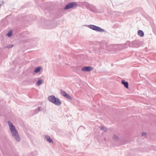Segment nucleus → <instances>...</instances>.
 <instances>
[{
  "label": "nucleus",
  "mask_w": 156,
  "mask_h": 156,
  "mask_svg": "<svg viewBox=\"0 0 156 156\" xmlns=\"http://www.w3.org/2000/svg\"><path fill=\"white\" fill-rule=\"evenodd\" d=\"M48 100L57 105H60L62 102L58 98H56L55 96L51 95L48 97Z\"/></svg>",
  "instance_id": "f257e3e1"
},
{
  "label": "nucleus",
  "mask_w": 156,
  "mask_h": 156,
  "mask_svg": "<svg viewBox=\"0 0 156 156\" xmlns=\"http://www.w3.org/2000/svg\"><path fill=\"white\" fill-rule=\"evenodd\" d=\"M10 130L12 136L17 141H20V138L18 132L15 127L12 128H11Z\"/></svg>",
  "instance_id": "f03ea898"
},
{
  "label": "nucleus",
  "mask_w": 156,
  "mask_h": 156,
  "mask_svg": "<svg viewBox=\"0 0 156 156\" xmlns=\"http://www.w3.org/2000/svg\"><path fill=\"white\" fill-rule=\"evenodd\" d=\"M88 28L96 31L100 32H105V30L104 29H102L99 27L94 25H88Z\"/></svg>",
  "instance_id": "7ed1b4c3"
},
{
  "label": "nucleus",
  "mask_w": 156,
  "mask_h": 156,
  "mask_svg": "<svg viewBox=\"0 0 156 156\" xmlns=\"http://www.w3.org/2000/svg\"><path fill=\"white\" fill-rule=\"evenodd\" d=\"M77 3L75 2H72L66 5L64 8L65 10L77 6Z\"/></svg>",
  "instance_id": "20e7f679"
},
{
  "label": "nucleus",
  "mask_w": 156,
  "mask_h": 156,
  "mask_svg": "<svg viewBox=\"0 0 156 156\" xmlns=\"http://www.w3.org/2000/svg\"><path fill=\"white\" fill-rule=\"evenodd\" d=\"M140 41L138 40L133 41L131 43L133 47L135 48L139 47L140 46Z\"/></svg>",
  "instance_id": "39448f33"
},
{
  "label": "nucleus",
  "mask_w": 156,
  "mask_h": 156,
  "mask_svg": "<svg viewBox=\"0 0 156 156\" xmlns=\"http://www.w3.org/2000/svg\"><path fill=\"white\" fill-rule=\"evenodd\" d=\"M121 83L124 85L126 88L129 89V83L128 82L124 80H121Z\"/></svg>",
  "instance_id": "423d86ee"
},
{
  "label": "nucleus",
  "mask_w": 156,
  "mask_h": 156,
  "mask_svg": "<svg viewBox=\"0 0 156 156\" xmlns=\"http://www.w3.org/2000/svg\"><path fill=\"white\" fill-rule=\"evenodd\" d=\"M88 9L92 12H95L96 10V8L92 5H89L88 4Z\"/></svg>",
  "instance_id": "0eeeda50"
},
{
  "label": "nucleus",
  "mask_w": 156,
  "mask_h": 156,
  "mask_svg": "<svg viewBox=\"0 0 156 156\" xmlns=\"http://www.w3.org/2000/svg\"><path fill=\"white\" fill-rule=\"evenodd\" d=\"M94 48V50L95 51L96 53H98L99 54H101V50L99 48V47H97L96 46H95Z\"/></svg>",
  "instance_id": "6e6552de"
},
{
  "label": "nucleus",
  "mask_w": 156,
  "mask_h": 156,
  "mask_svg": "<svg viewBox=\"0 0 156 156\" xmlns=\"http://www.w3.org/2000/svg\"><path fill=\"white\" fill-rule=\"evenodd\" d=\"M42 67L41 66H39L36 68L34 71V73H37L39 72L42 69Z\"/></svg>",
  "instance_id": "1a4fd4ad"
},
{
  "label": "nucleus",
  "mask_w": 156,
  "mask_h": 156,
  "mask_svg": "<svg viewBox=\"0 0 156 156\" xmlns=\"http://www.w3.org/2000/svg\"><path fill=\"white\" fill-rule=\"evenodd\" d=\"M137 34L138 35L140 36L141 37H143L144 35V32L143 31L140 30L138 31Z\"/></svg>",
  "instance_id": "9d476101"
},
{
  "label": "nucleus",
  "mask_w": 156,
  "mask_h": 156,
  "mask_svg": "<svg viewBox=\"0 0 156 156\" xmlns=\"http://www.w3.org/2000/svg\"><path fill=\"white\" fill-rule=\"evenodd\" d=\"M43 82V80L41 79H40L38 80L36 83V84L38 86L41 85Z\"/></svg>",
  "instance_id": "9b49d317"
},
{
  "label": "nucleus",
  "mask_w": 156,
  "mask_h": 156,
  "mask_svg": "<svg viewBox=\"0 0 156 156\" xmlns=\"http://www.w3.org/2000/svg\"><path fill=\"white\" fill-rule=\"evenodd\" d=\"M65 98H67L70 100H71L72 99V97L70 96L67 93L66 94H65V96L64 97Z\"/></svg>",
  "instance_id": "f8f14e48"
},
{
  "label": "nucleus",
  "mask_w": 156,
  "mask_h": 156,
  "mask_svg": "<svg viewBox=\"0 0 156 156\" xmlns=\"http://www.w3.org/2000/svg\"><path fill=\"white\" fill-rule=\"evenodd\" d=\"M8 123L9 125L10 129L11 128H12L15 127L14 126L13 124L12 123L8 121Z\"/></svg>",
  "instance_id": "ddd939ff"
},
{
  "label": "nucleus",
  "mask_w": 156,
  "mask_h": 156,
  "mask_svg": "<svg viewBox=\"0 0 156 156\" xmlns=\"http://www.w3.org/2000/svg\"><path fill=\"white\" fill-rule=\"evenodd\" d=\"M100 129L101 130L104 131L105 132H106L108 130L106 127L104 126H101Z\"/></svg>",
  "instance_id": "4468645a"
},
{
  "label": "nucleus",
  "mask_w": 156,
  "mask_h": 156,
  "mask_svg": "<svg viewBox=\"0 0 156 156\" xmlns=\"http://www.w3.org/2000/svg\"><path fill=\"white\" fill-rule=\"evenodd\" d=\"M41 107H38V108L35 110L34 112L35 113L34 114H35L37 113V111L38 112H40L41 110Z\"/></svg>",
  "instance_id": "2eb2a0df"
},
{
  "label": "nucleus",
  "mask_w": 156,
  "mask_h": 156,
  "mask_svg": "<svg viewBox=\"0 0 156 156\" xmlns=\"http://www.w3.org/2000/svg\"><path fill=\"white\" fill-rule=\"evenodd\" d=\"M82 70L83 71L88 72V66H86L83 68Z\"/></svg>",
  "instance_id": "dca6fc26"
},
{
  "label": "nucleus",
  "mask_w": 156,
  "mask_h": 156,
  "mask_svg": "<svg viewBox=\"0 0 156 156\" xmlns=\"http://www.w3.org/2000/svg\"><path fill=\"white\" fill-rule=\"evenodd\" d=\"M113 139L115 140H117L119 139V138L116 135H114L113 136Z\"/></svg>",
  "instance_id": "f3484780"
},
{
  "label": "nucleus",
  "mask_w": 156,
  "mask_h": 156,
  "mask_svg": "<svg viewBox=\"0 0 156 156\" xmlns=\"http://www.w3.org/2000/svg\"><path fill=\"white\" fill-rule=\"evenodd\" d=\"M60 90L61 91V94L64 97L65 96V94H66L67 93L62 90Z\"/></svg>",
  "instance_id": "a211bd4d"
},
{
  "label": "nucleus",
  "mask_w": 156,
  "mask_h": 156,
  "mask_svg": "<svg viewBox=\"0 0 156 156\" xmlns=\"http://www.w3.org/2000/svg\"><path fill=\"white\" fill-rule=\"evenodd\" d=\"M13 46V45L12 44H10L6 46L5 48H12Z\"/></svg>",
  "instance_id": "6ab92c4d"
},
{
  "label": "nucleus",
  "mask_w": 156,
  "mask_h": 156,
  "mask_svg": "<svg viewBox=\"0 0 156 156\" xmlns=\"http://www.w3.org/2000/svg\"><path fill=\"white\" fill-rule=\"evenodd\" d=\"M47 141H48L49 143H52V144H53V142L51 138H49V140H47Z\"/></svg>",
  "instance_id": "aec40b11"
},
{
  "label": "nucleus",
  "mask_w": 156,
  "mask_h": 156,
  "mask_svg": "<svg viewBox=\"0 0 156 156\" xmlns=\"http://www.w3.org/2000/svg\"><path fill=\"white\" fill-rule=\"evenodd\" d=\"M12 34V32L11 31L9 32L7 34V35L9 37H10L11 36Z\"/></svg>",
  "instance_id": "412c9836"
},
{
  "label": "nucleus",
  "mask_w": 156,
  "mask_h": 156,
  "mask_svg": "<svg viewBox=\"0 0 156 156\" xmlns=\"http://www.w3.org/2000/svg\"><path fill=\"white\" fill-rule=\"evenodd\" d=\"M50 137L48 135H46L45 136V139L47 141V140H49V138H50Z\"/></svg>",
  "instance_id": "4be33fe9"
},
{
  "label": "nucleus",
  "mask_w": 156,
  "mask_h": 156,
  "mask_svg": "<svg viewBox=\"0 0 156 156\" xmlns=\"http://www.w3.org/2000/svg\"><path fill=\"white\" fill-rule=\"evenodd\" d=\"M93 69V67L90 66H88V72L92 70Z\"/></svg>",
  "instance_id": "5701e85b"
},
{
  "label": "nucleus",
  "mask_w": 156,
  "mask_h": 156,
  "mask_svg": "<svg viewBox=\"0 0 156 156\" xmlns=\"http://www.w3.org/2000/svg\"><path fill=\"white\" fill-rule=\"evenodd\" d=\"M146 135V133L145 132H143L142 134V136H145Z\"/></svg>",
  "instance_id": "b1692460"
}]
</instances>
